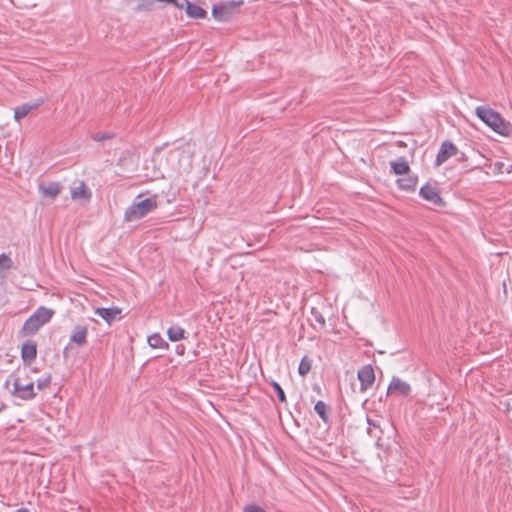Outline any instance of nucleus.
<instances>
[{
  "instance_id": "bb28decb",
  "label": "nucleus",
  "mask_w": 512,
  "mask_h": 512,
  "mask_svg": "<svg viewBox=\"0 0 512 512\" xmlns=\"http://www.w3.org/2000/svg\"><path fill=\"white\" fill-rule=\"evenodd\" d=\"M310 313L313 316L314 320L320 325V327L325 326V324H326L325 317L316 307H312L310 310Z\"/></svg>"
},
{
  "instance_id": "2eb2a0df",
  "label": "nucleus",
  "mask_w": 512,
  "mask_h": 512,
  "mask_svg": "<svg viewBox=\"0 0 512 512\" xmlns=\"http://www.w3.org/2000/svg\"><path fill=\"white\" fill-rule=\"evenodd\" d=\"M71 198L74 200L89 201L92 197L91 191L88 189L85 182H81L78 186L71 189Z\"/></svg>"
},
{
  "instance_id": "f257e3e1",
  "label": "nucleus",
  "mask_w": 512,
  "mask_h": 512,
  "mask_svg": "<svg viewBox=\"0 0 512 512\" xmlns=\"http://www.w3.org/2000/svg\"><path fill=\"white\" fill-rule=\"evenodd\" d=\"M477 117L488 127L500 135H508L511 124L507 122L500 113L488 106H478L475 110Z\"/></svg>"
},
{
  "instance_id": "f8f14e48",
  "label": "nucleus",
  "mask_w": 512,
  "mask_h": 512,
  "mask_svg": "<svg viewBox=\"0 0 512 512\" xmlns=\"http://www.w3.org/2000/svg\"><path fill=\"white\" fill-rule=\"evenodd\" d=\"M417 182H418L417 175H412V174H410V172L396 180V184H397L398 188L400 190H404V191H408V192L414 191L416 189Z\"/></svg>"
},
{
  "instance_id": "f704fd0d",
  "label": "nucleus",
  "mask_w": 512,
  "mask_h": 512,
  "mask_svg": "<svg viewBox=\"0 0 512 512\" xmlns=\"http://www.w3.org/2000/svg\"><path fill=\"white\" fill-rule=\"evenodd\" d=\"M5 409V404L0 405V412H2Z\"/></svg>"
},
{
  "instance_id": "a211bd4d",
  "label": "nucleus",
  "mask_w": 512,
  "mask_h": 512,
  "mask_svg": "<svg viewBox=\"0 0 512 512\" xmlns=\"http://www.w3.org/2000/svg\"><path fill=\"white\" fill-rule=\"evenodd\" d=\"M54 310L45 306L38 307L32 314L35 319L41 324V326L48 323L54 315Z\"/></svg>"
},
{
  "instance_id": "5701e85b",
  "label": "nucleus",
  "mask_w": 512,
  "mask_h": 512,
  "mask_svg": "<svg viewBox=\"0 0 512 512\" xmlns=\"http://www.w3.org/2000/svg\"><path fill=\"white\" fill-rule=\"evenodd\" d=\"M312 361L308 356H304L298 366V373L301 376H305L311 370Z\"/></svg>"
},
{
  "instance_id": "9b49d317",
  "label": "nucleus",
  "mask_w": 512,
  "mask_h": 512,
  "mask_svg": "<svg viewBox=\"0 0 512 512\" xmlns=\"http://www.w3.org/2000/svg\"><path fill=\"white\" fill-rule=\"evenodd\" d=\"M37 357V345L33 340H27L21 347V358L24 363L30 364Z\"/></svg>"
},
{
  "instance_id": "7ed1b4c3",
  "label": "nucleus",
  "mask_w": 512,
  "mask_h": 512,
  "mask_svg": "<svg viewBox=\"0 0 512 512\" xmlns=\"http://www.w3.org/2000/svg\"><path fill=\"white\" fill-rule=\"evenodd\" d=\"M242 4V1H227L225 3L214 4L212 7V16L215 20L226 22L230 20L235 9Z\"/></svg>"
},
{
  "instance_id": "cd10ccee",
  "label": "nucleus",
  "mask_w": 512,
  "mask_h": 512,
  "mask_svg": "<svg viewBox=\"0 0 512 512\" xmlns=\"http://www.w3.org/2000/svg\"><path fill=\"white\" fill-rule=\"evenodd\" d=\"M51 379H52V377H51L50 374L37 379L36 380L37 388L39 390H43V389L47 388L50 385V383H51Z\"/></svg>"
},
{
  "instance_id": "473e14b6",
  "label": "nucleus",
  "mask_w": 512,
  "mask_h": 512,
  "mask_svg": "<svg viewBox=\"0 0 512 512\" xmlns=\"http://www.w3.org/2000/svg\"><path fill=\"white\" fill-rule=\"evenodd\" d=\"M68 350H69V345H67V346L63 349V355H64V357H67Z\"/></svg>"
},
{
  "instance_id": "ddd939ff",
  "label": "nucleus",
  "mask_w": 512,
  "mask_h": 512,
  "mask_svg": "<svg viewBox=\"0 0 512 512\" xmlns=\"http://www.w3.org/2000/svg\"><path fill=\"white\" fill-rule=\"evenodd\" d=\"M95 314L101 317L106 323L111 324L121 314V309L118 307H99L95 310Z\"/></svg>"
},
{
  "instance_id": "c85d7f7f",
  "label": "nucleus",
  "mask_w": 512,
  "mask_h": 512,
  "mask_svg": "<svg viewBox=\"0 0 512 512\" xmlns=\"http://www.w3.org/2000/svg\"><path fill=\"white\" fill-rule=\"evenodd\" d=\"M112 137H113V133H110V132H97L92 135V139L97 142L108 140V139H111Z\"/></svg>"
},
{
  "instance_id": "4be33fe9",
  "label": "nucleus",
  "mask_w": 512,
  "mask_h": 512,
  "mask_svg": "<svg viewBox=\"0 0 512 512\" xmlns=\"http://www.w3.org/2000/svg\"><path fill=\"white\" fill-rule=\"evenodd\" d=\"M314 411L324 422H328L329 417L327 413V405L322 400H319L315 403Z\"/></svg>"
},
{
  "instance_id": "7c9ffc66",
  "label": "nucleus",
  "mask_w": 512,
  "mask_h": 512,
  "mask_svg": "<svg viewBox=\"0 0 512 512\" xmlns=\"http://www.w3.org/2000/svg\"><path fill=\"white\" fill-rule=\"evenodd\" d=\"M154 2H146L144 0H140L139 4H138V8L140 10H145V9H149V7L153 4Z\"/></svg>"
},
{
  "instance_id": "9d476101",
  "label": "nucleus",
  "mask_w": 512,
  "mask_h": 512,
  "mask_svg": "<svg viewBox=\"0 0 512 512\" xmlns=\"http://www.w3.org/2000/svg\"><path fill=\"white\" fill-rule=\"evenodd\" d=\"M411 392V386L401 380L398 377H393L389 386H388V393L397 394L400 396H408Z\"/></svg>"
},
{
  "instance_id": "393cba45",
  "label": "nucleus",
  "mask_w": 512,
  "mask_h": 512,
  "mask_svg": "<svg viewBox=\"0 0 512 512\" xmlns=\"http://www.w3.org/2000/svg\"><path fill=\"white\" fill-rule=\"evenodd\" d=\"M271 386L274 389V391H275V393L277 395L278 400L281 403H285L286 402V395H285L284 390L280 386V384L278 382H276V381H272L271 382Z\"/></svg>"
},
{
  "instance_id": "aec40b11",
  "label": "nucleus",
  "mask_w": 512,
  "mask_h": 512,
  "mask_svg": "<svg viewBox=\"0 0 512 512\" xmlns=\"http://www.w3.org/2000/svg\"><path fill=\"white\" fill-rule=\"evenodd\" d=\"M184 333V329L178 325L170 326L167 330V336L171 342H176L183 339Z\"/></svg>"
},
{
  "instance_id": "412c9836",
  "label": "nucleus",
  "mask_w": 512,
  "mask_h": 512,
  "mask_svg": "<svg viewBox=\"0 0 512 512\" xmlns=\"http://www.w3.org/2000/svg\"><path fill=\"white\" fill-rule=\"evenodd\" d=\"M40 189L44 196H48L51 198L56 197L60 193V185L59 183L56 182L49 183L46 186L41 185Z\"/></svg>"
},
{
  "instance_id": "f3484780",
  "label": "nucleus",
  "mask_w": 512,
  "mask_h": 512,
  "mask_svg": "<svg viewBox=\"0 0 512 512\" xmlns=\"http://www.w3.org/2000/svg\"><path fill=\"white\" fill-rule=\"evenodd\" d=\"M391 171L395 175H405L410 172V166L405 157H399L390 163Z\"/></svg>"
},
{
  "instance_id": "1a4fd4ad",
  "label": "nucleus",
  "mask_w": 512,
  "mask_h": 512,
  "mask_svg": "<svg viewBox=\"0 0 512 512\" xmlns=\"http://www.w3.org/2000/svg\"><path fill=\"white\" fill-rule=\"evenodd\" d=\"M368 428L367 433L370 437L375 439V444L377 447H382L381 439L383 435V430L381 427L380 420L372 419L370 416H367L366 418Z\"/></svg>"
},
{
  "instance_id": "39448f33",
  "label": "nucleus",
  "mask_w": 512,
  "mask_h": 512,
  "mask_svg": "<svg viewBox=\"0 0 512 512\" xmlns=\"http://www.w3.org/2000/svg\"><path fill=\"white\" fill-rule=\"evenodd\" d=\"M419 195L424 200L430 202L435 206L442 207L445 205L444 200L440 196L438 187L436 185H431L430 183H426L419 190Z\"/></svg>"
},
{
  "instance_id": "dca6fc26",
  "label": "nucleus",
  "mask_w": 512,
  "mask_h": 512,
  "mask_svg": "<svg viewBox=\"0 0 512 512\" xmlns=\"http://www.w3.org/2000/svg\"><path fill=\"white\" fill-rule=\"evenodd\" d=\"M87 334H88V329L86 326H81V325L76 326L70 336L69 344L75 343L79 346L84 345L87 341Z\"/></svg>"
},
{
  "instance_id": "a878e982",
  "label": "nucleus",
  "mask_w": 512,
  "mask_h": 512,
  "mask_svg": "<svg viewBox=\"0 0 512 512\" xmlns=\"http://www.w3.org/2000/svg\"><path fill=\"white\" fill-rule=\"evenodd\" d=\"M12 266L13 262L11 258L5 253L0 254V271L9 270L12 268Z\"/></svg>"
},
{
  "instance_id": "6ab92c4d",
  "label": "nucleus",
  "mask_w": 512,
  "mask_h": 512,
  "mask_svg": "<svg viewBox=\"0 0 512 512\" xmlns=\"http://www.w3.org/2000/svg\"><path fill=\"white\" fill-rule=\"evenodd\" d=\"M41 324L38 322L37 319L31 315L26 321L24 322L22 326V331L25 335H32L35 334L40 328Z\"/></svg>"
},
{
  "instance_id": "6e6552de",
  "label": "nucleus",
  "mask_w": 512,
  "mask_h": 512,
  "mask_svg": "<svg viewBox=\"0 0 512 512\" xmlns=\"http://www.w3.org/2000/svg\"><path fill=\"white\" fill-rule=\"evenodd\" d=\"M181 7L179 9H185L186 14L190 18L203 19L207 16L206 10L196 3L190 2L189 0H181Z\"/></svg>"
},
{
  "instance_id": "c756f323",
  "label": "nucleus",
  "mask_w": 512,
  "mask_h": 512,
  "mask_svg": "<svg viewBox=\"0 0 512 512\" xmlns=\"http://www.w3.org/2000/svg\"><path fill=\"white\" fill-rule=\"evenodd\" d=\"M243 512H265V510L257 505L252 504L245 506Z\"/></svg>"
},
{
  "instance_id": "c9c22d12",
  "label": "nucleus",
  "mask_w": 512,
  "mask_h": 512,
  "mask_svg": "<svg viewBox=\"0 0 512 512\" xmlns=\"http://www.w3.org/2000/svg\"><path fill=\"white\" fill-rule=\"evenodd\" d=\"M465 158V154L462 153V155L460 156V159L463 160Z\"/></svg>"
},
{
  "instance_id": "f03ea898",
  "label": "nucleus",
  "mask_w": 512,
  "mask_h": 512,
  "mask_svg": "<svg viewBox=\"0 0 512 512\" xmlns=\"http://www.w3.org/2000/svg\"><path fill=\"white\" fill-rule=\"evenodd\" d=\"M141 195H138L136 201L127 207L124 213L125 222H134L145 217L148 213L157 208L156 198H145L140 199Z\"/></svg>"
},
{
  "instance_id": "0eeeda50",
  "label": "nucleus",
  "mask_w": 512,
  "mask_h": 512,
  "mask_svg": "<svg viewBox=\"0 0 512 512\" xmlns=\"http://www.w3.org/2000/svg\"><path fill=\"white\" fill-rule=\"evenodd\" d=\"M360 382V390H367L375 380L374 370L371 365L362 366L357 373Z\"/></svg>"
},
{
  "instance_id": "b1692460",
  "label": "nucleus",
  "mask_w": 512,
  "mask_h": 512,
  "mask_svg": "<svg viewBox=\"0 0 512 512\" xmlns=\"http://www.w3.org/2000/svg\"><path fill=\"white\" fill-rule=\"evenodd\" d=\"M148 343L153 348L168 347V344L163 340L159 334H154L148 337Z\"/></svg>"
},
{
  "instance_id": "423d86ee",
  "label": "nucleus",
  "mask_w": 512,
  "mask_h": 512,
  "mask_svg": "<svg viewBox=\"0 0 512 512\" xmlns=\"http://www.w3.org/2000/svg\"><path fill=\"white\" fill-rule=\"evenodd\" d=\"M458 149L455 144L450 141H444L436 155L435 165L440 166L446 162L450 157L456 155Z\"/></svg>"
},
{
  "instance_id": "20e7f679",
  "label": "nucleus",
  "mask_w": 512,
  "mask_h": 512,
  "mask_svg": "<svg viewBox=\"0 0 512 512\" xmlns=\"http://www.w3.org/2000/svg\"><path fill=\"white\" fill-rule=\"evenodd\" d=\"M12 394L22 400H31L35 398L36 392L34 389V382L30 381L23 384L19 377L14 379Z\"/></svg>"
},
{
  "instance_id": "4468645a",
  "label": "nucleus",
  "mask_w": 512,
  "mask_h": 512,
  "mask_svg": "<svg viewBox=\"0 0 512 512\" xmlns=\"http://www.w3.org/2000/svg\"><path fill=\"white\" fill-rule=\"evenodd\" d=\"M43 103V100H37L34 103H24L14 109V118L16 121H20L26 117L33 109H36Z\"/></svg>"
},
{
  "instance_id": "2f4dec72",
  "label": "nucleus",
  "mask_w": 512,
  "mask_h": 512,
  "mask_svg": "<svg viewBox=\"0 0 512 512\" xmlns=\"http://www.w3.org/2000/svg\"><path fill=\"white\" fill-rule=\"evenodd\" d=\"M495 166L497 167V169H498L499 171H501V169H502V167L504 166V164H503V163H501V162H496V163H495Z\"/></svg>"
},
{
  "instance_id": "72a5a7b5",
  "label": "nucleus",
  "mask_w": 512,
  "mask_h": 512,
  "mask_svg": "<svg viewBox=\"0 0 512 512\" xmlns=\"http://www.w3.org/2000/svg\"><path fill=\"white\" fill-rule=\"evenodd\" d=\"M15 512H30L27 508L17 509Z\"/></svg>"
}]
</instances>
